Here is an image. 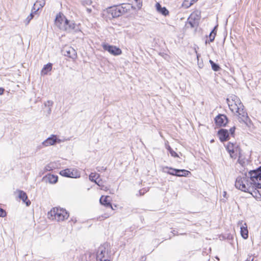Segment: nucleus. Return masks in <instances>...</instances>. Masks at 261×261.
Segmentation results:
<instances>
[{"label":"nucleus","mask_w":261,"mask_h":261,"mask_svg":"<svg viewBox=\"0 0 261 261\" xmlns=\"http://www.w3.org/2000/svg\"><path fill=\"white\" fill-rule=\"evenodd\" d=\"M230 110L239 118H245L247 113L240 99L236 95H232L227 99Z\"/></svg>","instance_id":"1"},{"label":"nucleus","mask_w":261,"mask_h":261,"mask_svg":"<svg viewBox=\"0 0 261 261\" xmlns=\"http://www.w3.org/2000/svg\"><path fill=\"white\" fill-rule=\"evenodd\" d=\"M235 187L237 189L249 193L254 197L256 195V191H255V188L250 180V176L248 177L246 175L238 176L236 180Z\"/></svg>","instance_id":"2"},{"label":"nucleus","mask_w":261,"mask_h":261,"mask_svg":"<svg viewBox=\"0 0 261 261\" xmlns=\"http://www.w3.org/2000/svg\"><path fill=\"white\" fill-rule=\"evenodd\" d=\"M225 148L232 160H237L239 163L243 156L242 150L237 142H228L224 145Z\"/></svg>","instance_id":"3"},{"label":"nucleus","mask_w":261,"mask_h":261,"mask_svg":"<svg viewBox=\"0 0 261 261\" xmlns=\"http://www.w3.org/2000/svg\"><path fill=\"white\" fill-rule=\"evenodd\" d=\"M129 4H123L120 5L113 6L107 9V12L112 18H116L127 13L130 10Z\"/></svg>","instance_id":"4"},{"label":"nucleus","mask_w":261,"mask_h":261,"mask_svg":"<svg viewBox=\"0 0 261 261\" xmlns=\"http://www.w3.org/2000/svg\"><path fill=\"white\" fill-rule=\"evenodd\" d=\"M55 23L58 28L64 31H70L75 28V24L74 23L69 24V20L61 13L57 15Z\"/></svg>","instance_id":"5"},{"label":"nucleus","mask_w":261,"mask_h":261,"mask_svg":"<svg viewBox=\"0 0 261 261\" xmlns=\"http://www.w3.org/2000/svg\"><path fill=\"white\" fill-rule=\"evenodd\" d=\"M248 174L257 194L258 193L257 189H261V166L255 170L250 171Z\"/></svg>","instance_id":"6"},{"label":"nucleus","mask_w":261,"mask_h":261,"mask_svg":"<svg viewBox=\"0 0 261 261\" xmlns=\"http://www.w3.org/2000/svg\"><path fill=\"white\" fill-rule=\"evenodd\" d=\"M50 215L53 219L57 221H63L69 217V213L63 208L55 207L50 211Z\"/></svg>","instance_id":"7"},{"label":"nucleus","mask_w":261,"mask_h":261,"mask_svg":"<svg viewBox=\"0 0 261 261\" xmlns=\"http://www.w3.org/2000/svg\"><path fill=\"white\" fill-rule=\"evenodd\" d=\"M201 18V11L194 10L189 16L188 21L192 28L198 26Z\"/></svg>","instance_id":"8"},{"label":"nucleus","mask_w":261,"mask_h":261,"mask_svg":"<svg viewBox=\"0 0 261 261\" xmlns=\"http://www.w3.org/2000/svg\"><path fill=\"white\" fill-rule=\"evenodd\" d=\"M102 47L105 51H107L113 56H119L122 54L121 49L116 46L110 45L108 43H103L102 44Z\"/></svg>","instance_id":"9"},{"label":"nucleus","mask_w":261,"mask_h":261,"mask_svg":"<svg viewBox=\"0 0 261 261\" xmlns=\"http://www.w3.org/2000/svg\"><path fill=\"white\" fill-rule=\"evenodd\" d=\"M61 175L67 177L77 178L80 176V173L77 169H65L60 172Z\"/></svg>","instance_id":"10"},{"label":"nucleus","mask_w":261,"mask_h":261,"mask_svg":"<svg viewBox=\"0 0 261 261\" xmlns=\"http://www.w3.org/2000/svg\"><path fill=\"white\" fill-rule=\"evenodd\" d=\"M63 54L68 58L74 59L76 57L75 50L70 46L65 45L62 49Z\"/></svg>","instance_id":"11"},{"label":"nucleus","mask_w":261,"mask_h":261,"mask_svg":"<svg viewBox=\"0 0 261 261\" xmlns=\"http://www.w3.org/2000/svg\"><path fill=\"white\" fill-rule=\"evenodd\" d=\"M169 169L167 172L168 174L176 176H187L191 174L190 171L185 169H175L172 168H169Z\"/></svg>","instance_id":"12"},{"label":"nucleus","mask_w":261,"mask_h":261,"mask_svg":"<svg viewBox=\"0 0 261 261\" xmlns=\"http://www.w3.org/2000/svg\"><path fill=\"white\" fill-rule=\"evenodd\" d=\"M215 122L218 127L224 126L228 123V119L225 115L219 114L215 117Z\"/></svg>","instance_id":"13"},{"label":"nucleus","mask_w":261,"mask_h":261,"mask_svg":"<svg viewBox=\"0 0 261 261\" xmlns=\"http://www.w3.org/2000/svg\"><path fill=\"white\" fill-rule=\"evenodd\" d=\"M99 202L101 204L104 205L105 206L110 207L111 208V210H114L113 206L111 202L110 197L109 196H101L100 198Z\"/></svg>","instance_id":"14"},{"label":"nucleus","mask_w":261,"mask_h":261,"mask_svg":"<svg viewBox=\"0 0 261 261\" xmlns=\"http://www.w3.org/2000/svg\"><path fill=\"white\" fill-rule=\"evenodd\" d=\"M107 253L106 250L104 248H99L97 253L96 261H111L106 258L105 254Z\"/></svg>","instance_id":"15"},{"label":"nucleus","mask_w":261,"mask_h":261,"mask_svg":"<svg viewBox=\"0 0 261 261\" xmlns=\"http://www.w3.org/2000/svg\"><path fill=\"white\" fill-rule=\"evenodd\" d=\"M218 135L221 142L226 141L229 138V134L226 129H220L218 132Z\"/></svg>","instance_id":"16"},{"label":"nucleus","mask_w":261,"mask_h":261,"mask_svg":"<svg viewBox=\"0 0 261 261\" xmlns=\"http://www.w3.org/2000/svg\"><path fill=\"white\" fill-rule=\"evenodd\" d=\"M132 6L130 8L134 9H140L142 7L143 2L142 0H128Z\"/></svg>","instance_id":"17"},{"label":"nucleus","mask_w":261,"mask_h":261,"mask_svg":"<svg viewBox=\"0 0 261 261\" xmlns=\"http://www.w3.org/2000/svg\"><path fill=\"white\" fill-rule=\"evenodd\" d=\"M18 193H19V195H18L19 198L20 199H21L23 202L25 203V204L27 206L30 205L31 204V202L30 200L27 201L28 199V196H27V194L24 192H23V191H21V190H19Z\"/></svg>","instance_id":"18"},{"label":"nucleus","mask_w":261,"mask_h":261,"mask_svg":"<svg viewBox=\"0 0 261 261\" xmlns=\"http://www.w3.org/2000/svg\"><path fill=\"white\" fill-rule=\"evenodd\" d=\"M155 8L158 12L164 16H167L169 13L168 10L165 7H162L159 3H156Z\"/></svg>","instance_id":"19"},{"label":"nucleus","mask_w":261,"mask_h":261,"mask_svg":"<svg viewBox=\"0 0 261 261\" xmlns=\"http://www.w3.org/2000/svg\"><path fill=\"white\" fill-rule=\"evenodd\" d=\"M241 234L242 238L244 239H247L248 237V230L246 223H244L241 227Z\"/></svg>","instance_id":"20"},{"label":"nucleus","mask_w":261,"mask_h":261,"mask_svg":"<svg viewBox=\"0 0 261 261\" xmlns=\"http://www.w3.org/2000/svg\"><path fill=\"white\" fill-rule=\"evenodd\" d=\"M64 139H59L57 136L53 135L50 137V145H53L57 143H60L64 142Z\"/></svg>","instance_id":"21"},{"label":"nucleus","mask_w":261,"mask_h":261,"mask_svg":"<svg viewBox=\"0 0 261 261\" xmlns=\"http://www.w3.org/2000/svg\"><path fill=\"white\" fill-rule=\"evenodd\" d=\"M198 0H184L182 4V7L187 9L190 7Z\"/></svg>","instance_id":"22"},{"label":"nucleus","mask_w":261,"mask_h":261,"mask_svg":"<svg viewBox=\"0 0 261 261\" xmlns=\"http://www.w3.org/2000/svg\"><path fill=\"white\" fill-rule=\"evenodd\" d=\"M99 187H100V190L108 191L109 190V186L106 185L101 179H98L96 183Z\"/></svg>","instance_id":"23"},{"label":"nucleus","mask_w":261,"mask_h":261,"mask_svg":"<svg viewBox=\"0 0 261 261\" xmlns=\"http://www.w3.org/2000/svg\"><path fill=\"white\" fill-rule=\"evenodd\" d=\"M99 174L96 172H92L89 175V179L95 183L98 181L99 178Z\"/></svg>","instance_id":"24"},{"label":"nucleus","mask_w":261,"mask_h":261,"mask_svg":"<svg viewBox=\"0 0 261 261\" xmlns=\"http://www.w3.org/2000/svg\"><path fill=\"white\" fill-rule=\"evenodd\" d=\"M44 5V2H41L40 1H37L34 4V6H33V9L34 10L35 12H36V11L39 10L40 8L43 7Z\"/></svg>","instance_id":"25"},{"label":"nucleus","mask_w":261,"mask_h":261,"mask_svg":"<svg viewBox=\"0 0 261 261\" xmlns=\"http://www.w3.org/2000/svg\"><path fill=\"white\" fill-rule=\"evenodd\" d=\"M166 149L169 151L171 155L174 158L179 157L178 154L174 151L169 145H166Z\"/></svg>","instance_id":"26"},{"label":"nucleus","mask_w":261,"mask_h":261,"mask_svg":"<svg viewBox=\"0 0 261 261\" xmlns=\"http://www.w3.org/2000/svg\"><path fill=\"white\" fill-rule=\"evenodd\" d=\"M217 31L215 30V28H214L211 32V33L209 35V40L210 42H213L216 36Z\"/></svg>","instance_id":"27"},{"label":"nucleus","mask_w":261,"mask_h":261,"mask_svg":"<svg viewBox=\"0 0 261 261\" xmlns=\"http://www.w3.org/2000/svg\"><path fill=\"white\" fill-rule=\"evenodd\" d=\"M211 65L212 69L215 71H218L220 69V66L215 63L212 60H210L209 61Z\"/></svg>","instance_id":"28"},{"label":"nucleus","mask_w":261,"mask_h":261,"mask_svg":"<svg viewBox=\"0 0 261 261\" xmlns=\"http://www.w3.org/2000/svg\"><path fill=\"white\" fill-rule=\"evenodd\" d=\"M49 71V63L46 64L41 71V75H46Z\"/></svg>","instance_id":"29"},{"label":"nucleus","mask_w":261,"mask_h":261,"mask_svg":"<svg viewBox=\"0 0 261 261\" xmlns=\"http://www.w3.org/2000/svg\"><path fill=\"white\" fill-rule=\"evenodd\" d=\"M36 12H34V13H35ZM34 17V12H32L29 16H28V17L25 19V20H24V23L25 24V25H28L30 21L33 19V18Z\"/></svg>","instance_id":"30"},{"label":"nucleus","mask_w":261,"mask_h":261,"mask_svg":"<svg viewBox=\"0 0 261 261\" xmlns=\"http://www.w3.org/2000/svg\"><path fill=\"white\" fill-rule=\"evenodd\" d=\"M58 177L54 175H50V183H56L58 180Z\"/></svg>","instance_id":"31"},{"label":"nucleus","mask_w":261,"mask_h":261,"mask_svg":"<svg viewBox=\"0 0 261 261\" xmlns=\"http://www.w3.org/2000/svg\"><path fill=\"white\" fill-rule=\"evenodd\" d=\"M108 218V216L106 215L105 217L102 216V215L99 216L97 217V220L98 221H103L106 219Z\"/></svg>","instance_id":"32"},{"label":"nucleus","mask_w":261,"mask_h":261,"mask_svg":"<svg viewBox=\"0 0 261 261\" xmlns=\"http://www.w3.org/2000/svg\"><path fill=\"white\" fill-rule=\"evenodd\" d=\"M6 216V211L0 208V217H4Z\"/></svg>","instance_id":"33"},{"label":"nucleus","mask_w":261,"mask_h":261,"mask_svg":"<svg viewBox=\"0 0 261 261\" xmlns=\"http://www.w3.org/2000/svg\"><path fill=\"white\" fill-rule=\"evenodd\" d=\"M42 181L47 183L49 182V177L47 176V175H46L45 176H44L42 179Z\"/></svg>","instance_id":"34"},{"label":"nucleus","mask_w":261,"mask_h":261,"mask_svg":"<svg viewBox=\"0 0 261 261\" xmlns=\"http://www.w3.org/2000/svg\"><path fill=\"white\" fill-rule=\"evenodd\" d=\"M236 130V127L234 126L230 128L229 132L231 135H233Z\"/></svg>","instance_id":"35"},{"label":"nucleus","mask_w":261,"mask_h":261,"mask_svg":"<svg viewBox=\"0 0 261 261\" xmlns=\"http://www.w3.org/2000/svg\"><path fill=\"white\" fill-rule=\"evenodd\" d=\"M49 141V138H47L45 141L43 142V144L45 146H47L48 141Z\"/></svg>","instance_id":"36"},{"label":"nucleus","mask_w":261,"mask_h":261,"mask_svg":"<svg viewBox=\"0 0 261 261\" xmlns=\"http://www.w3.org/2000/svg\"><path fill=\"white\" fill-rule=\"evenodd\" d=\"M103 217H105L106 215H107L108 216V218H109L111 216L110 214L108 213H104L103 214L101 215Z\"/></svg>","instance_id":"37"},{"label":"nucleus","mask_w":261,"mask_h":261,"mask_svg":"<svg viewBox=\"0 0 261 261\" xmlns=\"http://www.w3.org/2000/svg\"><path fill=\"white\" fill-rule=\"evenodd\" d=\"M146 257H145V256H142V257L140 258V259L139 261H145V260H146Z\"/></svg>","instance_id":"38"},{"label":"nucleus","mask_w":261,"mask_h":261,"mask_svg":"<svg viewBox=\"0 0 261 261\" xmlns=\"http://www.w3.org/2000/svg\"><path fill=\"white\" fill-rule=\"evenodd\" d=\"M4 89L2 88H0V95H2L4 93Z\"/></svg>","instance_id":"39"},{"label":"nucleus","mask_w":261,"mask_h":261,"mask_svg":"<svg viewBox=\"0 0 261 261\" xmlns=\"http://www.w3.org/2000/svg\"><path fill=\"white\" fill-rule=\"evenodd\" d=\"M70 222H73V223H76V220H73L71 219L70 220Z\"/></svg>","instance_id":"40"},{"label":"nucleus","mask_w":261,"mask_h":261,"mask_svg":"<svg viewBox=\"0 0 261 261\" xmlns=\"http://www.w3.org/2000/svg\"><path fill=\"white\" fill-rule=\"evenodd\" d=\"M87 11L89 12V13H90L91 12V9H87Z\"/></svg>","instance_id":"41"},{"label":"nucleus","mask_w":261,"mask_h":261,"mask_svg":"<svg viewBox=\"0 0 261 261\" xmlns=\"http://www.w3.org/2000/svg\"><path fill=\"white\" fill-rule=\"evenodd\" d=\"M116 207H117L116 205H115L113 207V208L115 209V208Z\"/></svg>","instance_id":"42"},{"label":"nucleus","mask_w":261,"mask_h":261,"mask_svg":"<svg viewBox=\"0 0 261 261\" xmlns=\"http://www.w3.org/2000/svg\"><path fill=\"white\" fill-rule=\"evenodd\" d=\"M116 207H117L116 205H115L113 207V208L115 209V208Z\"/></svg>","instance_id":"43"},{"label":"nucleus","mask_w":261,"mask_h":261,"mask_svg":"<svg viewBox=\"0 0 261 261\" xmlns=\"http://www.w3.org/2000/svg\"><path fill=\"white\" fill-rule=\"evenodd\" d=\"M49 66H50V68H51V64H49Z\"/></svg>","instance_id":"44"},{"label":"nucleus","mask_w":261,"mask_h":261,"mask_svg":"<svg viewBox=\"0 0 261 261\" xmlns=\"http://www.w3.org/2000/svg\"><path fill=\"white\" fill-rule=\"evenodd\" d=\"M179 174H183V173H182V172H179Z\"/></svg>","instance_id":"45"}]
</instances>
